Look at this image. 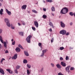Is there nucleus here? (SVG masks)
Listing matches in <instances>:
<instances>
[{
    "label": "nucleus",
    "instance_id": "obj_1",
    "mask_svg": "<svg viewBox=\"0 0 75 75\" xmlns=\"http://www.w3.org/2000/svg\"><path fill=\"white\" fill-rule=\"evenodd\" d=\"M68 9L66 7H65L63 8L60 11V14H65L68 13Z\"/></svg>",
    "mask_w": 75,
    "mask_h": 75
},
{
    "label": "nucleus",
    "instance_id": "obj_2",
    "mask_svg": "<svg viewBox=\"0 0 75 75\" xmlns=\"http://www.w3.org/2000/svg\"><path fill=\"white\" fill-rule=\"evenodd\" d=\"M5 21L6 23V25L8 27H10L11 26V24L10 23V21H9V20L7 18L5 19Z\"/></svg>",
    "mask_w": 75,
    "mask_h": 75
},
{
    "label": "nucleus",
    "instance_id": "obj_3",
    "mask_svg": "<svg viewBox=\"0 0 75 75\" xmlns=\"http://www.w3.org/2000/svg\"><path fill=\"white\" fill-rule=\"evenodd\" d=\"M31 38H32V36L31 35H29L26 38V40L28 43H30V40L31 39Z\"/></svg>",
    "mask_w": 75,
    "mask_h": 75
},
{
    "label": "nucleus",
    "instance_id": "obj_4",
    "mask_svg": "<svg viewBox=\"0 0 75 75\" xmlns=\"http://www.w3.org/2000/svg\"><path fill=\"white\" fill-rule=\"evenodd\" d=\"M60 34H62V35H65L67 33V31L65 30H62L60 31L59 32Z\"/></svg>",
    "mask_w": 75,
    "mask_h": 75
},
{
    "label": "nucleus",
    "instance_id": "obj_5",
    "mask_svg": "<svg viewBox=\"0 0 75 75\" xmlns=\"http://www.w3.org/2000/svg\"><path fill=\"white\" fill-rule=\"evenodd\" d=\"M47 51H48V50L47 49H46L42 51V53L41 55H40V57H43L44 55V53H45Z\"/></svg>",
    "mask_w": 75,
    "mask_h": 75
},
{
    "label": "nucleus",
    "instance_id": "obj_6",
    "mask_svg": "<svg viewBox=\"0 0 75 75\" xmlns=\"http://www.w3.org/2000/svg\"><path fill=\"white\" fill-rule=\"evenodd\" d=\"M70 67H71V66H69L65 68V71H66L67 72H68V73H69V68Z\"/></svg>",
    "mask_w": 75,
    "mask_h": 75
},
{
    "label": "nucleus",
    "instance_id": "obj_7",
    "mask_svg": "<svg viewBox=\"0 0 75 75\" xmlns=\"http://www.w3.org/2000/svg\"><path fill=\"white\" fill-rule=\"evenodd\" d=\"M34 24L36 27H37V28H38V23L37 21H35L34 22Z\"/></svg>",
    "mask_w": 75,
    "mask_h": 75
},
{
    "label": "nucleus",
    "instance_id": "obj_8",
    "mask_svg": "<svg viewBox=\"0 0 75 75\" xmlns=\"http://www.w3.org/2000/svg\"><path fill=\"white\" fill-rule=\"evenodd\" d=\"M17 58V54H15L14 56L12 57V59H16Z\"/></svg>",
    "mask_w": 75,
    "mask_h": 75
},
{
    "label": "nucleus",
    "instance_id": "obj_9",
    "mask_svg": "<svg viewBox=\"0 0 75 75\" xmlns=\"http://www.w3.org/2000/svg\"><path fill=\"white\" fill-rule=\"evenodd\" d=\"M60 23H61V27H62L64 28V27H65V24L63 23L62 21L60 22Z\"/></svg>",
    "mask_w": 75,
    "mask_h": 75
},
{
    "label": "nucleus",
    "instance_id": "obj_10",
    "mask_svg": "<svg viewBox=\"0 0 75 75\" xmlns=\"http://www.w3.org/2000/svg\"><path fill=\"white\" fill-rule=\"evenodd\" d=\"M61 65L62 66V67H66V63H64V62H61Z\"/></svg>",
    "mask_w": 75,
    "mask_h": 75
},
{
    "label": "nucleus",
    "instance_id": "obj_11",
    "mask_svg": "<svg viewBox=\"0 0 75 75\" xmlns=\"http://www.w3.org/2000/svg\"><path fill=\"white\" fill-rule=\"evenodd\" d=\"M6 11L8 14V15H9V16H10V15H11V12L9 11L7 9H6Z\"/></svg>",
    "mask_w": 75,
    "mask_h": 75
},
{
    "label": "nucleus",
    "instance_id": "obj_12",
    "mask_svg": "<svg viewBox=\"0 0 75 75\" xmlns=\"http://www.w3.org/2000/svg\"><path fill=\"white\" fill-rule=\"evenodd\" d=\"M0 72L2 74H3V75H4V70H3L1 68L0 69Z\"/></svg>",
    "mask_w": 75,
    "mask_h": 75
},
{
    "label": "nucleus",
    "instance_id": "obj_13",
    "mask_svg": "<svg viewBox=\"0 0 75 75\" xmlns=\"http://www.w3.org/2000/svg\"><path fill=\"white\" fill-rule=\"evenodd\" d=\"M16 50L17 52H20V49L18 47H16Z\"/></svg>",
    "mask_w": 75,
    "mask_h": 75
},
{
    "label": "nucleus",
    "instance_id": "obj_14",
    "mask_svg": "<svg viewBox=\"0 0 75 75\" xmlns=\"http://www.w3.org/2000/svg\"><path fill=\"white\" fill-rule=\"evenodd\" d=\"M6 70L7 71H8V72L10 74H12V73H13V71L10 70V69H6Z\"/></svg>",
    "mask_w": 75,
    "mask_h": 75
},
{
    "label": "nucleus",
    "instance_id": "obj_15",
    "mask_svg": "<svg viewBox=\"0 0 75 75\" xmlns=\"http://www.w3.org/2000/svg\"><path fill=\"white\" fill-rule=\"evenodd\" d=\"M7 41H6V42H4L3 43L4 46L5 48H6V47H7Z\"/></svg>",
    "mask_w": 75,
    "mask_h": 75
},
{
    "label": "nucleus",
    "instance_id": "obj_16",
    "mask_svg": "<svg viewBox=\"0 0 75 75\" xmlns=\"http://www.w3.org/2000/svg\"><path fill=\"white\" fill-rule=\"evenodd\" d=\"M56 66L57 67V68L59 69H61V65H59V64H57Z\"/></svg>",
    "mask_w": 75,
    "mask_h": 75
},
{
    "label": "nucleus",
    "instance_id": "obj_17",
    "mask_svg": "<svg viewBox=\"0 0 75 75\" xmlns=\"http://www.w3.org/2000/svg\"><path fill=\"white\" fill-rule=\"evenodd\" d=\"M19 35H22V36H24V33L23 32H19Z\"/></svg>",
    "mask_w": 75,
    "mask_h": 75
},
{
    "label": "nucleus",
    "instance_id": "obj_18",
    "mask_svg": "<svg viewBox=\"0 0 75 75\" xmlns=\"http://www.w3.org/2000/svg\"><path fill=\"white\" fill-rule=\"evenodd\" d=\"M26 7L27 5H24L22 7V9H25V8H26Z\"/></svg>",
    "mask_w": 75,
    "mask_h": 75
},
{
    "label": "nucleus",
    "instance_id": "obj_19",
    "mask_svg": "<svg viewBox=\"0 0 75 75\" xmlns=\"http://www.w3.org/2000/svg\"><path fill=\"white\" fill-rule=\"evenodd\" d=\"M24 53L25 55H26V56H29V54H28V52H25V51H24Z\"/></svg>",
    "mask_w": 75,
    "mask_h": 75
},
{
    "label": "nucleus",
    "instance_id": "obj_20",
    "mask_svg": "<svg viewBox=\"0 0 75 75\" xmlns=\"http://www.w3.org/2000/svg\"><path fill=\"white\" fill-rule=\"evenodd\" d=\"M3 9H1L0 11V14L1 15H2L3 14Z\"/></svg>",
    "mask_w": 75,
    "mask_h": 75
},
{
    "label": "nucleus",
    "instance_id": "obj_21",
    "mask_svg": "<svg viewBox=\"0 0 75 75\" xmlns=\"http://www.w3.org/2000/svg\"><path fill=\"white\" fill-rule=\"evenodd\" d=\"M51 9L52 10V11H55V7L54 6H52Z\"/></svg>",
    "mask_w": 75,
    "mask_h": 75
},
{
    "label": "nucleus",
    "instance_id": "obj_22",
    "mask_svg": "<svg viewBox=\"0 0 75 75\" xmlns=\"http://www.w3.org/2000/svg\"><path fill=\"white\" fill-rule=\"evenodd\" d=\"M21 67L20 66H19L18 65H17L16 67V69H18L20 68Z\"/></svg>",
    "mask_w": 75,
    "mask_h": 75
},
{
    "label": "nucleus",
    "instance_id": "obj_23",
    "mask_svg": "<svg viewBox=\"0 0 75 75\" xmlns=\"http://www.w3.org/2000/svg\"><path fill=\"white\" fill-rule=\"evenodd\" d=\"M18 47H19V48H20L21 49H22V50H24V49L23 48V47H22L21 45L19 44L18 45Z\"/></svg>",
    "mask_w": 75,
    "mask_h": 75
},
{
    "label": "nucleus",
    "instance_id": "obj_24",
    "mask_svg": "<svg viewBox=\"0 0 75 75\" xmlns=\"http://www.w3.org/2000/svg\"><path fill=\"white\" fill-rule=\"evenodd\" d=\"M27 75H30V73H31V71H29V70H27Z\"/></svg>",
    "mask_w": 75,
    "mask_h": 75
},
{
    "label": "nucleus",
    "instance_id": "obj_25",
    "mask_svg": "<svg viewBox=\"0 0 75 75\" xmlns=\"http://www.w3.org/2000/svg\"><path fill=\"white\" fill-rule=\"evenodd\" d=\"M46 1L47 2H49V3H51L53 1L52 0H46Z\"/></svg>",
    "mask_w": 75,
    "mask_h": 75
},
{
    "label": "nucleus",
    "instance_id": "obj_26",
    "mask_svg": "<svg viewBox=\"0 0 75 75\" xmlns=\"http://www.w3.org/2000/svg\"><path fill=\"white\" fill-rule=\"evenodd\" d=\"M23 62L24 64H27V61L25 59L23 60Z\"/></svg>",
    "mask_w": 75,
    "mask_h": 75
},
{
    "label": "nucleus",
    "instance_id": "obj_27",
    "mask_svg": "<svg viewBox=\"0 0 75 75\" xmlns=\"http://www.w3.org/2000/svg\"><path fill=\"white\" fill-rule=\"evenodd\" d=\"M42 17L43 18L45 19L47 18V16L45 15H43Z\"/></svg>",
    "mask_w": 75,
    "mask_h": 75
},
{
    "label": "nucleus",
    "instance_id": "obj_28",
    "mask_svg": "<svg viewBox=\"0 0 75 75\" xmlns=\"http://www.w3.org/2000/svg\"><path fill=\"white\" fill-rule=\"evenodd\" d=\"M32 11L33 13H37V12L35 10H32Z\"/></svg>",
    "mask_w": 75,
    "mask_h": 75
},
{
    "label": "nucleus",
    "instance_id": "obj_29",
    "mask_svg": "<svg viewBox=\"0 0 75 75\" xmlns=\"http://www.w3.org/2000/svg\"><path fill=\"white\" fill-rule=\"evenodd\" d=\"M69 14L70 16H72L74 14V13L72 12H70L69 13Z\"/></svg>",
    "mask_w": 75,
    "mask_h": 75
},
{
    "label": "nucleus",
    "instance_id": "obj_30",
    "mask_svg": "<svg viewBox=\"0 0 75 75\" xmlns=\"http://www.w3.org/2000/svg\"><path fill=\"white\" fill-rule=\"evenodd\" d=\"M3 61H5V59H4V58H2L1 61V63H3Z\"/></svg>",
    "mask_w": 75,
    "mask_h": 75
},
{
    "label": "nucleus",
    "instance_id": "obj_31",
    "mask_svg": "<svg viewBox=\"0 0 75 75\" xmlns=\"http://www.w3.org/2000/svg\"><path fill=\"white\" fill-rule=\"evenodd\" d=\"M27 67L28 68H31V66L28 64H27Z\"/></svg>",
    "mask_w": 75,
    "mask_h": 75
},
{
    "label": "nucleus",
    "instance_id": "obj_32",
    "mask_svg": "<svg viewBox=\"0 0 75 75\" xmlns=\"http://www.w3.org/2000/svg\"><path fill=\"white\" fill-rule=\"evenodd\" d=\"M64 49V47H60V50H63Z\"/></svg>",
    "mask_w": 75,
    "mask_h": 75
},
{
    "label": "nucleus",
    "instance_id": "obj_33",
    "mask_svg": "<svg viewBox=\"0 0 75 75\" xmlns=\"http://www.w3.org/2000/svg\"><path fill=\"white\" fill-rule=\"evenodd\" d=\"M21 23H22V24L23 25H25V23L24 21H21Z\"/></svg>",
    "mask_w": 75,
    "mask_h": 75
},
{
    "label": "nucleus",
    "instance_id": "obj_34",
    "mask_svg": "<svg viewBox=\"0 0 75 75\" xmlns=\"http://www.w3.org/2000/svg\"><path fill=\"white\" fill-rule=\"evenodd\" d=\"M32 28L33 31H35V28L34 27H32Z\"/></svg>",
    "mask_w": 75,
    "mask_h": 75
},
{
    "label": "nucleus",
    "instance_id": "obj_35",
    "mask_svg": "<svg viewBox=\"0 0 75 75\" xmlns=\"http://www.w3.org/2000/svg\"><path fill=\"white\" fill-rule=\"evenodd\" d=\"M11 27L12 29H13V30H14V29L15 28V27H14V26H13V25L12 24L11 26Z\"/></svg>",
    "mask_w": 75,
    "mask_h": 75
},
{
    "label": "nucleus",
    "instance_id": "obj_36",
    "mask_svg": "<svg viewBox=\"0 0 75 75\" xmlns=\"http://www.w3.org/2000/svg\"><path fill=\"white\" fill-rule=\"evenodd\" d=\"M15 72L16 74H18V71H17V69H16L15 70Z\"/></svg>",
    "mask_w": 75,
    "mask_h": 75
},
{
    "label": "nucleus",
    "instance_id": "obj_37",
    "mask_svg": "<svg viewBox=\"0 0 75 75\" xmlns=\"http://www.w3.org/2000/svg\"><path fill=\"white\" fill-rule=\"evenodd\" d=\"M69 57L68 56H67L66 57V60H68L69 59Z\"/></svg>",
    "mask_w": 75,
    "mask_h": 75
},
{
    "label": "nucleus",
    "instance_id": "obj_38",
    "mask_svg": "<svg viewBox=\"0 0 75 75\" xmlns=\"http://www.w3.org/2000/svg\"><path fill=\"white\" fill-rule=\"evenodd\" d=\"M70 70H74V68L73 67H71L70 68Z\"/></svg>",
    "mask_w": 75,
    "mask_h": 75
},
{
    "label": "nucleus",
    "instance_id": "obj_39",
    "mask_svg": "<svg viewBox=\"0 0 75 75\" xmlns=\"http://www.w3.org/2000/svg\"><path fill=\"white\" fill-rule=\"evenodd\" d=\"M63 59H63V58H62V57H61L60 58V61H62V60H63Z\"/></svg>",
    "mask_w": 75,
    "mask_h": 75
},
{
    "label": "nucleus",
    "instance_id": "obj_40",
    "mask_svg": "<svg viewBox=\"0 0 75 75\" xmlns=\"http://www.w3.org/2000/svg\"><path fill=\"white\" fill-rule=\"evenodd\" d=\"M15 42H15V41H14L13 42H12V45H15Z\"/></svg>",
    "mask_w": 75,
    "mask_h": 75
},
{
    "label": "nucleus",
    "instance_id": "obj_41",
    "mask_svg": "<svg viewBox=\"0 0 75 75\" xmlns=\"http://www.w3.org/2000/svg\"><path fill=\"white\" fill-rule=\"evenodd\" d=\"M49 25H50V26H51L52 25V23L51 22H50L49 23Z\"/></svg>",
    "mask_w": 75,
    "mask_h": 75
},
{
    "label": "nucleus",
    "instance_id": "obj_42",
    "mask_svg": "<svg viewBox=\"0 0 75 75\" xmlns=\"http://www.w3.org/2000/svg\"><path fill=\"white\" fill-rule=\"evenodd\" d=\"M3 31V30H2V29H0V33L1 34L2 33V31Z\"/></svg>",
    "mask_w": 75,
    "mask_h": 75
},
{
    "label": "nucleus",
    "instance_id": "obj_43",
    "mask_svg": "<svg viewBox=\"0 0 75 75\" xmlns=\"http://www.w3.org/2000/svg\"><path fill=\"white\" fill-rule=\"evenodd\" d=\"M1 42L2 43V44H3L4 43L3 40V39H2L1 40H0Z\"/></svg>",
    "mask_w": 75,
    "mask_h": 75
},
{
    "label": "nucleus",
    "instance_id": "obj_44",
    "mask_svg": "<svg viewBox=\"0 0 75 75\" xmlns=\"http://www.w3.org/2000/svg\"><path fill=\"white\" fill-rule=\"evenodd\" d=\"M58 75H64V74H62V73L60 72L58 74Z\"/></svg>",
    "mask_w": 75,
    "mask_h": 75
},
{
    "label": "nucleus",
    "instance_id": "obj_45",
    "mask_svg": "<svg viewBox=\"0 0 75 75\" xmlns=\"http://www.w3.org/2000/svg\"><path fill=\"white\" fill-rule=\"evenodd\" d=\"M51 65L52 67H54V64L51 63Z\"/></svg>",
    "mask_w": 75,
    "mask_h": 75
},
{
    "label": "nucleus",
    "instance_id": "obj_46",
    "mask_svg": "<svg viewBox=\"0 0 75 75\" xmlns=\"http://www.w3.org/2000/svg\"><path fill=\"white\" fill-rule=\"evenodd\" d=\"M42 45V44L41 43H38V45L40 47V46H41Z\"/></svg>",
    "mask_w": 75,
    "mask_h": 75
},
{
    "label": "nucleus",
    "instance_id": "obj_47",
    "mask_svg": "<svg viewBox=\"0 0 75 75\" xmlns=\"http://www.w3.org/2000/svg\"><path fill=\"white\" fill-rule=\"evenodd\" d=\"M69 35V32H67L66 33V35Z\"/></svg>",
    "mask_w": 75,
    "mask_h": 75
},
{
    "label": "nucleus",
    "instance_id": "obj_48",
    "mask_svg": "<svg viewBox=\"0 0 75 75\" xmlns=\"http://www.w3.org/2000/svg\"><path fill=\"white\" fill-rule=\"evenodd\" d=\"M5 53H6V54H7V53H8V50H6V51H5Z\"/></svg>",
    "mask_w": 75,
    "mask_h": 75
},
{
    "label": "nucleus",
    "instance_id": "obj_49",
    "mask_svg": "<svg viewBox=\"0 0 75 75\" xmlns=\"http://www.w3.org/2000/svg\"><path fill=\"white\" fill-rule=\"evenodd\" d=\"M3 40V38H2L1 36H0V40Z\"/></svg>",
    "mask_w": 75,
    "mask_h": 75
},
{
    "label": "nucleus",
    "instance_id": "obj_50",
    "mask_svg": "<svg viewBox=\"0 0 75 75\" xmlns=\"http://www.w3.org/2000/svg\"><path fill=\"white\" fill-rule=\"evenodd\" d=\"M43 11H46V9H45V8H43Z\"/></svg>",
    "mask_w": 75,
    "mask_h": 75
},
{
    "label": "nucleus",
    "instance_id": "obj_51",
    "mask_svg": "<svg viewBox=\"0 0 75 75\" xmlns=\"http://www.w3.org/2000/svg\"><path fill=\"white\" fill-rule=\"evenodd\" d=\"M51 42L52 43L53 42V39L52 38V40H51Z\"/></svg>",
    "mask_w": 75,
    "mask_h": 75
},
{
    "label": "nucleus",
    "instance_id": "obj_52",
    "mask_svg": "<svg viewBox=\"0 0 75 75\" xmlns=\"http://www.w3.org/2000/svg\"><path fill=\"white\" fill-rule=\"evenodd\" d=\"M49 31H51V32L52 31V29H51V28H50L49 30Z\"/></svg>",
    "mask_w": 75,
    "mask_h": 75
},
{
    "label": "nucleus",
    "instance_id": "obj_53",
    "mask_svg": "<svg viewBox=\"0 0 75 75\" xmlns=\"http://www.w3.org/2000/svg\"><path fill=\"white\" fill-rule=\"evenodd\" d=\"M18 25H19V26H20V25H21V24L20 23H18Z\"/></svg>",
    "mask_w": 75,
    "mask_h": 75
},
{
    "label": "nucleus",
    "instance_id": "obj_54",
    "mask_svg": "<svg viewBox=\"0 0 75 75\" xmlns=\"http://www.w3.org/2000/svg\"><path fill=\"white\" fill-rule=\"evenodd\" d=\"M1 6H2V4H1V3H0V7H1Z\"/></svg>",
    "mask_w": 75,
    "mask_h": 75
},
{
    "label": "nucleus",
    "instance_id": "obj_55",
    "mask_svg": "<svg viewBox=\"0 0 75 75\" xmlns=\"http://www.w3.org/2000/svg\"><path fill=\"white\" fill-rule=\"evenodd\" d=\"M70 25H72V23H70Z\"/></svg>",
    "mask_w": 75,
    "mask_h": 75
},
{
    "label": "nucleus",
    "instance_id": "obj_56",
    "mask_svg": "<svg viewBox=\"0 0 75 75\" xmlns=\"http://www.w3.org/2000/svg\"><path fill=\"white\" fill-rule=\"evenodd\" d=\"M51 26H52V27L53 28H54V25H52Z\"/></svg>",
    "mask_w": 75,
    "mask_h": 75
},
{
    "label": "nucleus",
    "instance_id": "obj_57",
    "mask_svg": "<svg viewBox=\"0 0 75 75\" xmlns=\"http://www.w3.org/2000/svg\"><path fill=\"white\" fill-rule=\"evenodd\" d=\"M69 49H70V50H71V49H72V47H70Z\"/></svg>",
    "mask_w": 75,
    "mask_h": 75
},
{
    "label": "nucleus",
    "instance_id": "obj_58",
    "mask_svg": "<svg viewBox=\"0 0 75 75\" xmlns=\"http://www.w3.org/2000/svg\"><path fill=\"white\" fill-rule=\"evenodd\" d=\"M52 15L53 16H54V14H53V13H52Z\"/></svg>",
    "mask_w": 75,
    "mask_h": 75
},
{
    "label": "nucleus",
    "instance_id": "obj_59",
    "mask_svg": "<svg viewBox=\"0 0 75 75\" xmlns=\"http://www.w3.org/2000/svg\"><path fill=\"white\" fill-rule=\"evenodd\" d=\"M1 44H0V49H1Z\"/></svg>",
    "mask_w": 75,
    "mask_h": 75
},
{
    "label": "nucleus",
    "instance_id": "obj_60",
    "mask_svg": "<svg viewBox=\"0 0 75 75\" xmlns=\"http://www.w3.org/2000/svg\"><path fill=\"white\" fill-rule=\"evenodd\" d=\"M13 40H13V39H12L11 40L12 42H13Z\"/></svg>",
    "mask_w": 75,
    "mask_h": 75
},
{
    "label": "nucleus",
    "instance_id": "obj_61",
    "mask_svg": "<svg viewBox=\"0 0 75 75\" xmlns=\"http://www.w3.org/2000/svg\"><path fill=\"white\" fill-rule=\"evenodd\" d=\"M0 1H3V0H0Z\"/></svg>",
    "mask_w": 75,
    "mask_h": 75
},
{
    "label": "nucleus",
    "instance_id": "obj_62",
    "mask_svg": "<svg viewBox=\"0 0 75 75\" xmlns=\"http://www.w3.org/2000/svg\"><path fill=\"white\" fill-rule=\"evenodd\" d=\"M28 13H30V11H28Z\"/></svg>",
    "mask_w": 75,
    "mask_h": 75
},
{
    "label": "nucleus",
    "instance_id": "obj_63",
    "mask_svg": "<svg viewBox=\"0 0 75 75\" xmlns=\"http://www.w3.org/2000/svg\"><path fill=\"white\" fill-rule=\"evenodd\" d=\"M43 2L44 3H45V1H43Z\"/></svg>",
    "mask_w": 75,
    "mask_h": 75
},
{
    "label": "nucleus",
    "instance_id": "obj_64",
    "mask_svg": "<svg viewBox=\"0 0 75 75\" xmlns=\"http://www.w3.org/2000/svg\"><path fill=\"white\" fill-rule=\"evenodd\" d=\"M61 17V16L59 17V18H60Z\"/></svg>",
    "mask_w": 75,
    "mask_h": 75
}]
</instances>
